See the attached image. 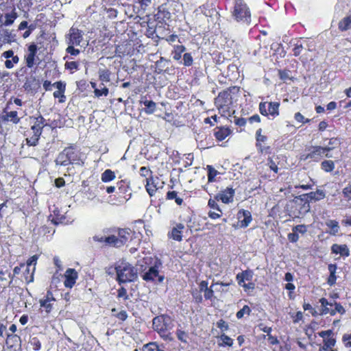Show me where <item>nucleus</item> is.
Wrapping results in <instances>:
<instances>
[{"instance_id":"7ed1b4c3","label":"nucleus","mask_w":351,"mask_h":351,"mask_svg":"<svg viewBox=\"0 0 351 351\" xmlns=\"http://www.w3.org/2000/svg\"><path fill=\"white\" fill-rule=\"evenodd\" d=\"M232 15L237 22L245 25H250L251 22L250 8L243 0L234 1Z\"/></svg>"},{"instance_id":"79ce46f5","label":"nucleus","mask_w":351,"mask_h":351,"mask_svg":"<svg viewBox=\"0 0 351 351\" xmlns=\"http://www.w3.org/2000/svg\"><path fill=\"white\" fill-rule=\"evenodd\" d=\"M29 343L34 350H39L41 348V343L37 337L31 338Z\"/></svg>"},{"instance_id":"c03bdc74","label":"nucleus","mask_w":351,"mask_h":351,"mask_svg":"<svg viewBox=\"0 0 351 351\" xmlns=\"http://www.w3.org/2000/svg\"><path fill=\"white\" fill-rule=\"evenodd\" d=\"M193 62V57L190 53H185L183 56V64L186 66L192 65Z\"/></svg>"},{"instance_id":"f8f14e48","label":"nucleus","mask_w":351,"mask_h":351,"mask_svg":"<svg viewBox=\"0 0 351 351\" xmlns=\"http://www.w3.org/2000/svg\"><path fill=\"white\" fill-rule=\"evenodd\" d=\"M330 250L332 254H339L343 258L350 256V249L346 244H332Z\"/></svg>"},{"instance_id":"37998d69","label":"nucleus","mask_w":351,"mask_h":351,"mask_svg":"<svg viewBox=\"0 0 351 351\" xmlns=\"http://www.w3.org/2000/svg\"><path fill=\"white\" fill-rule=\"evenodd\" d=\"M262 130L258 129L256 132V146H261V143H264L267 140V137L264 135L261 134Z\"/></svg>"},{"instance_id":"3c124183","label":"nucleus","mask_w":351,"mask_h":351,"mask_svg":"<svg viewBox=\"0 0 351 351\" xmlns=\"http://www.w3.org/2000/svg\"><path fill=\"white\" fill-rule=\"evenodd\" d=\"M339 145V141L335 138H331L329 139L328 144L324 147H329L330 148V151L335 148L337 146Z\"/></svg>"},{"instance_id":"6ab92c4d","label":"nucleus","mask_w":351,"mask_h":351,"mask_svg":"<svg viewBox=\"0 0 351 351\" xmlns=\"http://www.w3.org/2000/svg\"><path fill=\"white\" fill-rule=\"evenodd\" d=\"M55 162L56 165L61 166H66L71 164L67 147L58 154Z\"/></svg>"},{"instance_id":"4c0bfd02","label":"nucleus","mask_w":351,"mask_h":351,"mask_svg":"<svg viewBox=\"0 0 351 351\" xmlns=\"http://www.w3.org/2000/svg\"><path fill=\"white\" fill-rule=\"evenodd\" d=\"M207 169H208V182H213L215 181V178L217 174H219V172L210 165L207 166Z\"/></svg>"},{"instance_id":"bb28decb","label":"nucleus","mask_w":351,"mask_h":351,"mask_svg":"<svg viewBox=\"0 0 351 351\" xmlns=\"http://www.w3.org/2000/svg\"><path fill=\"white\" fill-rule=\"evenodd\" d=\"M325 192L323 190H317L307 194V197L310 200L319 201L325 197Z\"/></svg>"},{"instance_id":"ddd939ff","label":"nucleus","mask_w":351,"mask_h":351,"mask_svg":"<svg viewBox=\"0 0 351 351\" xmlns=\"http://www.w3.org/2000/svg\"><path fill=\"white\" fill-rule=\"evenodd\" d=\"M38 50L37 45L32 43L28 47V54L25 56L26 64L29 68L33 67L34 64V59Z\"/></svg>"},{"instance_id":"b1692460","label":"nucleus","mask_w":351,"mask_h":351,"mask_svg":"<svg viewBox=\"0 0 351 351\" xmlns=\"http://www.w3.org/2000/svg\"><path fill=\"white\" fill-rule=\"evenodd\" d=\"M230 132L231 131L228 128L221 127L215 130L214 135L218 141H221L229 136Z\"/></svg>"},{"instance_id":"39448f33","label":"nucleus","mask_w":351,"mask_h":351,"mask_svg":"<svg viewBox=\"0 0 351 351\" xmlns=\"http://www.w3.org/2000/svg\"><path fill=\"white\" fill-rule=\"evenodd\" d=\"M307 154H303L300 156L302 160H311L314 162H319L324 156L326 158H331L332 155L330 154V148L324 147V146H312L308 149Z\"/></svg>"},{"instance_id":"0eeeda50","label":"nucleus","mask_w":351,"mask_h":351,"mask_svg":"<svg viewBox=\"0 0 351 351\" xmlns=\"http://www.w3.org/2000/svg\"><path fill=\"white\" fill-rule=\"evenodd\" d=\"M56 299L52 293V291L49 289L43 298L39 300L40 311L45 312L47 315L50 313L53 308V302Z\"/></svg>"},{"instance_id":"58836bf2","label":"nucleus","mask_w":351,"mask_h":351,"mask_svg":"<svg viewBox=\"0 0 351 351\" xmlns=\"http://www.w3.org/2000/svg\"><path fill=\"white\" fill-rule=\"evenodd\" d=\"M38 258V256L36 254V255H34L32 257H30L27 261V267H29L32 265H33L32 275L33 274V273L34 272V271L36 269V265ZM32 280H33V277L32 276V280L30 281H32Z\"/></svg>"},{"instance_id":"69168bd1","label":"nucleus","mask_w":351,"mask_h":351,"mask_svg":"<svg viewBox=\"0 0 351 351\" xmlns=\"http://www.w3.org/2000/svg\"><path fill=\"white\" fill-rule=\"evenodd\" d=\"M64 91L56 90V91H55L53 93V97L55 98L60 97V102H64V99H65V96L64 95Z\"/></svg>"},{"instance_id":"bf43d9fd","label":"nucleus","mask_w":351,"mask_h":351,"mask_svg":"<svg viewBox=\"0 0 351 351\" xmlns=\"http://www.w3.org/2000/svg\"><path fill=\"white\" fill-rule=\"evenodd\" d=\"M73 46L74 45H69L66 49V51L72 56H77L80 53V50L75 49Z\"/></svg>"},{"instance_id":"f03ea898","label":"nucleus","mask_w":351,"mask_h":351,"mask_svg":"<svg viewBox=\"0 0 351 351\" xmlns=\"http://www.w3.org/2000/svg\"><path fill=\"white\" fill-rule=\"evenodd\" d=\"M117 280L119 284L134 281L137 278L136 269L129 263L121 262L115 267Z\"/></svg>"},{"instance_id":"9d476101","label":"nucleus","mask_w":351,"mask_h":351,"mask_svg":"<svg viewBox=\"0 0 351 351\" xmlns=\"http://www.w3.org/2000/svg\"><path fill=\"white\" fill-rule=\"evenodd\" d=\"M64 278V286L67 288H72L76 282L78 274L75 269L69 268L65 271Z\"/></svg>"},{"instance_id":"4be33fe9","label":"nucleus","mask_w":351,"mask_h":351,"mask_svg":"<svg viewBox=\"0 0 351 351\" xmlns=\"http://www.w3.org/2000/svg\"><path fill=\"white\" fill-rule=\"evenodd\" d=\"M254 273L251 270H245L237 275V279L239 285L244 283L245 281L250 282L252 280Z\"/></svg>"},{"instance_id":"e2e57ef3","label":"nucleus","mask_w":351,"mask_h":351,"mask_svg":"<svg viewBox=\"0 0 351 351\" xmlns=\"http://www.w3.org/2000/svg\"><path fill=\"white\" fill-rule=\"evenodd\" d=\"M216 199H210L208 200V206L213 208V209H215L217 210H218L219 213H221V210L219 209V207L216 202Z\"/></svg>"},{"instance_id":"4468645a","label":"nucleus","mask_w":351,"mask_h":351,"mask_svg":"<svg viewBox=\"0 0 351 351\" xmlns=\"http://www.w3.org/2000/svg\"><path fill=\"white\" fill-rule=\"evenodd\" d=\"M34 125L32 126L33 133L36 134L37 136H40L42 134L43 128L46 125L45 119L42 116L35 117Z\"/></svg>"},{"instance_id":"423d86ee","label":"nucleus","mask_w":351,"mask_h":351,"mask_svg":"<svg viewBox=\"0 0 351 351\" xmlns=\"http://www.w3.org/2000/svg\"><path fill=\"white\" fill-rule=\"evenodd\" d=\"M132 237V231L130 229L119 230L118 236L111 235L107 237V244L115 247L124 245Z\"/></svg>"},{"instance_id":"864d4df0","label":"nucleus","mask_w":351,"mask_h":351,"mask_svg":"<svg viewBox=\"0 0 351 351\" xmlns=\"http://www.w3.org/2000/svg\"><path fill=\"white\" fill-rule=\"evenodd\" d=\"M294 118L298 123H306L310 122L311 121L309 119H305L300 112H296L294 115Z\"/></svg>"},{"instance_id":"0e129e2a","label":"nucleus","mask_w":351,"mask_h":351,"mask_svg":"<svg viewBox=\"0 0 351 351\" xmlns=\"http://www.w3.org/2000/svg\"><path fill=\"white\" fill-rule=\"evenodd\" d=\"M288 239L291 243H295L299 239V235L295 232L293 231V232L288 234Z\"/></svg>"},{"instance_id":"dca6fc26","label":"nucleus","mask_w":351,"mask_h":351,"mask_svg":"<svg viewBox=\"0 0 351 351\" xmlns=\"http://www.w3.org/2000/svg\"><path fill=\"white\" fill-rule=\"evenodd\" d=\"M184 228V226L182 223H177L173 227L171 232L168 233V237L177 241H181L182 240V230Z\"/></svg>"},{"instance_id":"2eb2a0df","label":"nucleus","mask_w":351,"mask_h":351,"mask_svg":"<svg viewBox=\"0 0 351 351\" xmlns=\"http://www.w3.org/2000/svg\"><path fill=\"white\" fill-rule=\"evenodd\" d=\"M238 219L241 228H246L252 221V215L249 210H242L238 213Z\"/></svg>"},{"instance_id":"5701e85b","label":"nucleus","mask_w":351,"mask_h":351,"mask_svg":"<svg viewBox=\"0 0 351 351\" xmlns=\"http://www.w3.org/2000/svg\"><path fill=\"white\" fill-rule=\"evenodd\" d=\"M141 104H143L145 106L144 111L146 114H151L156 111V104L154 101L147 100L146 98H142Z\"/></svg>"},{"instance_id":"f3484780","label":"nucleus","mask_w":351,"mask_h":351,"mask_svg":"<svg viewBox=\"0 0 351 351\" xmlns=\"http://www.w3.org/2000/svg\"><path fill=\"white\" fill-rule=\"evenodd\" d=\"M160 180L158 178H147V184L145 187L148 194L150 196H153L158 189L160 187L158 186Z\"/></svg>"},{"instance_id":"f704fd0d","label":"nucleus","mask_w":351,"mask_h":351,"mask_svg":"<svg viewBox=\"0 0 351 351\" xmlns=\"http://www.w3.org/2000/svg\"><path fill=\"white\" fill-rule=\"evenodd\" d=\"M219 338L221 341V343H219L220 347L232 346L233 344V339L225 334H222Z\"/></svg>"},{"instance_id":"09e8293b","label":"nucleus","mask_w":351,"mask_h":351,"mask_svg":"<svg viewBox=\"0 0 351 351\" xmlns=\"http://www.w3.org/2000/svg\"><path fill=\"white\" fill-rule=\"evenodd\" d=\"M332 303L333 306H335V308L333 309V311L335 312V315H336L337 313H339L341 315H343L346 313L345 308L340 303L336 302H334Z\"/></svg>"},{"instance_id":"cd10ccee","label":"nucleus","mask_w":351,"mask_h":351,"mask_svg":"<svg viewBox=\"0 0 351 351\" xmlns=\"http://www.w3.org/2000/svg\"><path fill=\"white\" fill-rule=\"evenodd\" d=\"M351 28V14L344 17L339 23V29L341 31H346Z\"/></svg>"},{"instance_id":"6e6d98bb","label":"nucleus","mask_w":351,"mask_h":351,"mask_svg":"<svg viewBox=\"0 0 351 351\" xmlns=\"http://www.w3.org/2000/svg\"><path fill=\"white\" fill-rule=\"evenodd\" d=\"M234 120L232 121L235 125L243 127L246 124V119L242 117H233Z\"/></svg>"},{"instance_id":"13d9d810","label":"nucleus","mask_w":351,"mask_h":351,"mask_svg":"<svg viewBox=\"0 0 351 351\" xmlns=\"http://www.w3.org/2000/svg\"><path fill=\"white\" fill-rule=\"evenodd\" d=\"M302 49H303L302 45L301 43H299V42H298L296 44H295V47L293 49V55L295 56H298L301 53Z\"/></svg>"},{"instance_id":"7c9ffc66","label":"nucleus","mask_w":351,"mask_h":351,"mask_svg":"<svg viewBox=\"0 0 351 351\" xmlns=\"http://www.w3.org/2000/svg\"><path fill=\"white\" fill-rule=\"evenodd\" d=\"M4 121H10L14 123H18L20 121V119L18 117L16 111H11L6 112L3 116Z\"/></svg>"},{"instance_id":"8fccbe9b","label":"nucleus","mask_w":351,"mask_h":351,"mask_svg":"<svg viewBox=\"0 0 351 351\" xmlns=\"http://www.w3.org/2000/svg\"><path fill=\"white\" fill-rule=\"evenodd\" d=\"M292 231L295 232L298 234L299 233L304 234L307 231V228L305 225H297L292 228Z\"/></svg>"},{"instance_id":"c85d7f7f","label":"nucleus","mask_w":351,"mask_h":351,"mask_svg":"<svg viewBox=\"0 0 351 351\" xmlns=\"http://www.w3.org/2000/svg\"><path fill=\"white\" fill-rule=\"evenodd\" d=\"M99 79L102 82H109L110 81L111 72L106 69H99Z\"/></svg>"},{"instance_id":"a19ab883","label":"nucleus","mask_w":351,"mask_h":351,"mask_svg":"<svg viewBox=\"0 0 351 351\" xmlns=\"http://www.w3.org/2000/svg\"><path fill=\"white\" fill-rule=\"evenodd\" d=\"M109 93V90L107 87L104 86L101 88H95V91H94V94L95 97H100L101 96L106 97Z\"/></svg>"},{"instance_id":"9b49d317","label":"nucleus","mask_w":351,"mask_h":351,"mask_svg":"<svg viewBox=\"0 0 351 351\" xmlns=\"http://www.w3.org/2000/svg\"><path fill=\"white\" fill-rule=\"evenodd\" d=\"M234 195V190L232 188L227 187L225 190L217 194L215 196V199L217 200H221L223 203L228 204L232 202Z\"/></svg>"},{"instance_id":"72a5a7b5","label":"nucleus","mask_w":351,"mask_h":351,"mask_svg":"<svg viewBox=\"0 0 351 351\" xmlns=\"http://www.w3.org/2000/svg\"><path fill=\"white\" fill-rule=\"evenodd\" d=\"M335 344V340L333 338H327L324 339V345L320 348V351H328Z\"/></svg>"},{"instance_id":"412c9836","label":"nucleus","mask_w":351,"mask_h":351,"mask_svg":"<svg viewBox=\"0 0 351 351\" xmlns=\"http://www.w3.org/2000/svg\"><path fill=\"white\" fill-rule=\"evenodd\" d=\"M69 152V158L71 160V164H75L79 165H82L84 164L82 160L81 159L80 154L75 151L72 147H67Z\"/></svg>"},{"instance_id":"49530a36","label":"nucleus","mask_w":351,"mask_h":351,"mask_svg":"<svg viewBox=\"0 0 351 351\" xmlns=\"http://www.w3.org/2000/svg\"><path fill=\"white\" fill-rule=\"evenodd\" d=\"M250 312L251 310L250 307L247 305H245L240 311L237 313L236 315L238 319H241L244 316L245 314L250 315Z\"/></svg>"},{"instance_id":"c756f323","label":"nucleus","mask_w":351,"mask_h":351,"mask_svg":"<svg viewBox=\"0 0 351 351\" xmlns=\"http://www.w3.org/2000/svg\"><path fill=\"white\" fill-rule=\"evenodd\" d=\"M115 177L114 171L110 169H106L101 173V180L104 182H108L113 180Z\"/></svg>"},{"instance_id":"4d7b16f0","label":"nucleus","mask_w":351,"mask_h":351,"mask_svg":"<svg viewBox=\"0 0 351 351\" xmlns=\"http://www.w3.org/2000/svg\"><path fill=\"white\" fill-rule=\"evenodd\" d=\"M215 286V284H212L210 288H208L206 291H205L204 293V298L206 300H211L214 295V291L213 289V287Z\"/></svg>"},{"instance_id":"1a4fd4ad","label":"nucleus","mask_w":351,"mask_h":351,"mask_svg":"<svg viewBox=\"0 0 351 351\" xmlns=\"http://www.w3.org/2000/svg\"><path fill=\"white\" fill-rule=\"evenodd\" d=\"M69 45L78 46L83 40L82 31L75 27H71L69 29Z\"/></svg>"},{"instance_id":"de8ad7c7","label":"nucleus","mask_w":351,"mask_h":351,"mask_svg":"<svg viewBox=\"0 0 351 351\" xmlns=\"http://www.w3.org/2000/svg\"><path fill=\"white\" fill-rule=\"evenodd\" d=\"M342 194L348 201L351 200V184H348V186L342 190Z\"/></svg>"},{"instance_id":"338daca9","label":"nucleus","mask_w":351,"mask_h":351,"mask_svg":"<svg viewBox=\"0 0 351 351\" xmlns=\"http://www.w3.org/2000/svg\"><path fill=\"white\" fill-rule=\"evenodd\" d=\"M267 165H269V168L275 173L278 172V166L272 159L269 158L268 160Z\"/></svg>"},{"instance_id":"a211bd4d","label":"nucleus","mask_w":351,"mask_h":351,"mask_svg":"<svg viewBox=\"0 0 351 351\" xmlns=\"http://www.w3.org/2000/svg\"><path fill=\"white\" fill-rule=\"evenodd\" d=\"M319 302L321 304V309L319 313L320 315H324L330 314L332 316L335 315V312L333 311V309L328 308V306H333L332 302H329L328 300L324 298H322L321 299H319Z\"/></svg>"},{"instance_id":"5fc2aeb1","label":"nucleus","mask_w":351,"mask_h":351,"mask_svg":"<svg viewBox=\"0 0 351 351\" xmlns=\"http://www.w3.org/2000/svg\"><path fill=\"white\" fill-rule=\"evenodd\" d=\"M259 111L262 115L268 117L267 102H261L259 104Z\"/></svg>"},{"instance_id":"2f4dec72","label":"nucleus","mask_w":351,"mask_h":351,"mask_svg":"<svg viewBox=\"0 0 351 351\" xmlns=\"http://www.w3.org/2000/svg\"><path fill=\"white\" fill-rule=\"evenodd\" d=\"M176 334L179 341L182 343H187L189 335L186 332L178 327L176 330Z\"/></svg>"},{"instance_id":"ea45409f","label":"nucleus","mask_w":351,"mask_h":351,"mask_svg":"<svg viewBox=\"0 0 351 351\" xmlns=\"http://www.w3.org/2000/svg\"><path fill=\"white\" fill-rule=\"evenodd\" d=\"M117 187L120 193H124L128 192L129 183L126 180H121L117 183Z\"/></svg>"},{"instance_id":"393cba45","label":"nucleus","mask_w":351,"mask_h":351,"mask_svg":"<svg viewBox=\"0 0 351 351\" xmlns=\"http://www.w3.org/2000/svg\"><path fill=\"white\" fill-rule=\"evenodd\" d=\"M326 226L330 229L328 233L330 235H336L340 228L339 223L336 220H328L326 221Z\"/></svg>"},{"instance_id":"f257e3e1","label":"nucleus","mask_w":351,"mask_h":351,"mask_svg":"<svg viewBox=\"0 0 351 351\" xmlns=\"http://www.w3.org/2000/svg\"><path fill=\"white\" fill-rule=\"evenodd\" d=\"M174 327L173 319L167 315L155 317L152 320V328L159 335L160 338L166 341H173L171 330Z\"/></svg>"},{"instance_id":"20e7f679","label":"nucleus","mask_w":351,"mask_h":351,"mask_svg":"<svg viewBox=\"0 0 351 351\" xmlns=\"http://www.w3.org/2000/svg\"><path fill=\"white\" fill-rule=\"evenodd\" d=\"M215 104L222 116L230 113V108L232 104L231 90L227 89L219 93L215 99Z\"/></svg>"},{"instance_id":"774afa93","label":"nucleus","mask_w":351,"mask_h":351,"mask_svg":"<svg viewBox=\"0 0 351 351\" xmlns=\"http://www.w3.org/2000/svg\"><path fill=\"white\" fill-rule=\"evenodd\" d=\"M343 340L347 347H351V334L348 335H344L343 337Z\"/></svg>"},{"instance_id":"680f3d73","label":"nucleus","mask_w":351,"mask_h":351,"mask_svg":"<svg viewBox=\"0 0 351 351\" xmlns=\"http://www.w3.org/2000/svg\"><path fill=\"white\" fill-rule=\"evenodd\" d=\"M217 327L220 328L222 331H226L228 330V324L223 319H220L217 324Z\"/></svg>"},{"instance_id":"a878e982","label":"nucleus","mask_w":351,"mask_h":351,"mask_svg":"<svg viewBox=\"0 0 351 351\" xmlns=\"http://www.w3.org/2000/svg\"><path fill=\"white\" fill-rule=\"evenodd\" d=\"M17 17L18 14L16 12L15 10L14 9L12 10L11 12L6 13L5 14V20L4 22L1 23V25L4 26H10L14 23V21L16 19Z\"/></svg>"},{"instance_id":"6e6552de","label":"nucleus","mask_w":351,"mask_h":351,"mask_svg":"<svg viewBox=\"0 0 351 351\" xmlns=\"http://www.w3.org/2000/svg\"><path fill=\"white\" fill-rule=\"evenodd\" d=\"M143 279L145 281H158L162 282L164 280L163 276H160L158 273V265L156 263L154 266L150 267L143 276Z\"/></svg>"},{"instance_id":"a18cd8bd","label":"nucleus","mask_w":351,"mask_h":351,"mask_svg":"<svg viewBox=\"0 0 351 351\" xmlns=\"http://www.w3.org/2000/svg\"><path fill=\"white\" fill-rule=\"evenodd\" d=\"M78 62L75 61L66 62L65 64V68L73 73L78 70Z\"/></svg>"},{"instance_id":"c9c22d12","label":"nucleus","mask_w":351,"mask_h":351,"mask_svg":"<svg viewBox=\"0 0 351 351\" xmlns=\"http://www.w3.org/2000/svg\"><path fill=\"white\" fill-rule=\"evenodd\" d=\"M321 167L326 172H331L335 169V163L332 160H324L322 162Z\"/></svg>"},{"instance_id":"473e14b6","label":"nucleus","mask_w":351,"mask_h":351,"mask_svg":"<svg viewBox=\"0 0 351 351\" xmlns=\"http://www.w3.org/2000/svg\"><path fill=\"white\" fill-rule=\"evenodd\" d=\"M185 51V47L183 45H176L174 47V50L172 53L173 58L176 60H179L182 58V53Z\"/></svg>"},{"instance_id":"aec40b11","label":"nucleus","mask_w":351,"mask_h":351,"mask_svg":"<svg viewBox=\"0 0 351 351\" xmlns=\"http://www.w3.org/2000/svg\"><path fill=\"white\" fill-rule=\"evenodd\" d=\"M280 104L278 102H267L269 119H274L279 115Z\"/></svg>"},{"instance_id":"052dcab7","label":"nucleus","mask_w":351,"mask_h":351,"mask_svg":"<svg viewBox=\"0 0 351 351\" xmlns=\"http://www.w3.org/2000/svg\"><path fill=\"white\" fill-rule=\"evenodd\" d=\"M279 75L281 80H291L290 71H279Z\"/></svg>"},{"instance_id":"e433bc0d","label":"nucleus","mask_w":351,"mask_h":351,"mask_svg":"<svg viewBox=\"0 0 351 351\" xmlns=\"http://www.w3.org/2000/svg\"><path fill=\"white\" fill-rule=\"evenodd\" d=\"M142 351H163L159 349L158 345L156 342H149L144 345L142 348Z\"/></svg>"},{"instance_id":"603ef678","label":"nucleus","mask_w":351,"mask_h":351,"mask_svg":"<svg viewBox=\"0 0 351 351\" xmlns=\"http://www.w3.org/2000/svg\"><path fill=\"white\" fill-rule=\"evenodd\" d=\"M39 137L40 136H36V134L34 133L33 136L31 138H27L26 139L27 144L30 145V146H35V145H36L38 142Z\"/></svg>"}]
</instances>
